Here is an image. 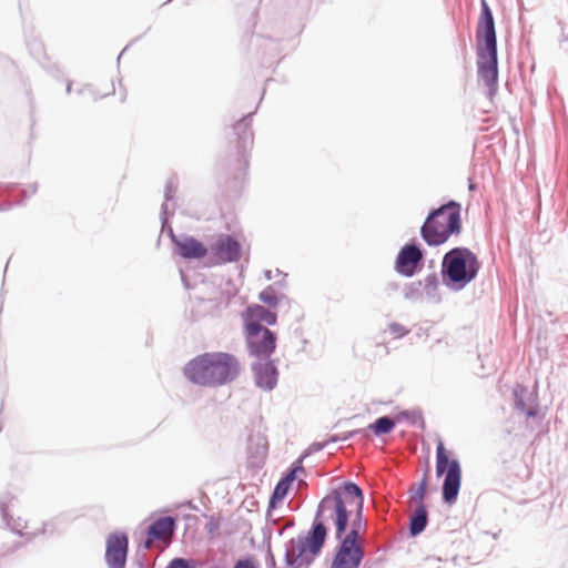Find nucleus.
Returning <instances> with one entry per match:
<instances>
[{"instance_id": "c03bdc74", "label": "nucleus", "mask_w": 568, "mask_h": 568, "mask_svg": "<svg viewBox=\"0 0 568 568\" xmlns=\"http://www.w3.org/2000/svg\"><path fill=\"white\" fill-rule=\"evenodd\" d=\"M427 560L430 562H440L442 561L440 558H428Z\"/></svg>"}, {"instance_id": "6ab92c4d", "label": "nucleus", "mask_w": 568, "mask_h": 568, "mask_svg": "<svg viewBox=\"0 0 568 568\" xmlns=\"http://www.w3.org/2000/svg\"><path fill=\"white\" fill-rule=\"evenodd\" d=\"M37 192V185H30L29 187H19L17 184H4L0 185V197L8 195L12 201H4L0 203V211L9 210L13 204H21L24 199Z\"/></svg>"}, {"instance_id": "bb28decb", "label": "nucleus", "mask_w": 568, "mask_h": 568, "mask_svg": "<svg viewBox=\"0 0 568 568\" xmlns=\"http://www.w3.org/2000/svg\"><path fill=\"white\" fill-rule=\"evenodd\" d=\"M404 298L414 303L422 302L423 291L420 281L410 282L403 290Z\"/></svg>"}, {"instance_id": "393cba45", "label": "nucleus", "mask_w": 568, "mask_h": 568, "mask_svg": "<svg viewBox=\"0 0 568 568\" xmlns=\"http://www.w3.org/2000/svg\"><path fill=\"white\" fill-rule=\"evenodd\" d=\"M396 419L389 417V416H382L378 417L374 423L368 425V428H365L367 432H373L376 436H382L389 434L396 426ZM364 438H367L369 434L367 433V436L361 435Z\"/></svg>"}, {"instance_id": "ddd939ff", "label": "nucleus", "mask_w": 568, "mask_h": 568, "mask_svg": "<svg viewBox=\"0 0 568 568\" xmlns=\"http://www.w3.org/2000/svg\"><path fill=\"white\" fill-rule=\"evenodd\" d=\"M251 371L254 384L264 392L273 390L278 381V369L275 362L271 358L252 361Z\"/></svg>"}, {"instance_id": "f257e3e1", "label": "nucleus", "mask_w": 568, "mask_h": 568, "mask_svg": "<svg viewBox=\"0 0 568 568\" xmlns=\"http://www.w3.org/2000/svg\"><path fill=\"white\" fill-rule=\"evenodd\" d=\"M241 373L235 355L206 352L190 359L183 367L184 377L201 387L216 388L234 382Z\"/></svg>"}, {"instance_id": "1a4fd4ad", "label": "nucleus", "mask_w": 568, "mask_h": 568, "mask_svg": "<svg viewBox=\"0 0 568 568\" xmlns=\"http://www.w3.org/2000/svg\"><path fill=\"white\" fill-rule=\"evenodd\" d=\"M246 353L253 361L271 358L276 349L277 336L271 329L258 331L257 326L244 328Z\"/></svg>"}, {"instance_id": "c756f323", "label": "nucleus", "mask_w": 568, "mask_h": 568, "mask_svg": "<svg viewBox=\"0 0 568 568\" xmlns=\"http://www.w3.org/2000/svg\"><path fill=\"white\" fill-rule=\"evenodd\" d=\"M402 420H406L412 426L416 425L417 423H420L422 426H424L422 413L417 409L400 412L396 417V422L399 423Z\"/></svg>"}, {"instance_id": "37998d69", "label": "nucleus", "mask_w": 568, "mask_h": 568, "mask_svg": "<svg viewBox=\"0 0 568 568\" xmlns=\"http://www.w3.org/2000/svg\"><path fill=\"white\" fill-rule=\"evenodd\" d=\"M71 90H72V83H71V82H68V84H67V89H65L67 93H68V94H69V93H71Z\"/></svg>"}, {"instance_id": "39448f33", "label": "nucleus", "mask_w": 568, "mask_h": 568, "mask_svg": "<svg viewBox=\"0 0 568 568\" xmlns=\"http://www.w3.org/2000/svg\"><path fill=\"white\" fill-rule=\"evenodd\" d=\"M462 205L450 200L440 206L433 209L420 227V235L429 246H439L448 241L452 235L462 231Z\"/></svg>"}, {"instance_id": "a211bd4d", "label": "nucleus", "mask_w": 568, "mask_h": 568, "mask_svg": "<svg viewBox=\"0 0 568 568\" xmlns=\"http://www.w3.org/2000/svg\"><path fill=\"white\" fill-rule=\"evenodd\" d=\"M268 450V443L264 435L257 433L248 436L247 458L250 466L261 467L264 464Z\"/></svg>"}, {"instance_id": "412c9836", "label": "nucleus", "mask_w": 568, "mask_h": 568, "mask_svg": "<svg viewBox=\"0 0 568 568\" xmlns=\"http://www.w3.org/2000/svg\"><path fill=\"white\" fill-rule=\"evenodd\" d=\"M26 536L28 540L36 536L34 532H22L18 528L10 529L8 527H0V556H3L18 547L17 537Z\"/></svg>"}, {"instance_id": "4be33fe9", "label": "nucleus", "mask_w": 568, "mask_h": 568, "mask_svg": "<svg viewBox=\"0 0 568 568\" xmlns=\"http://www.w3.org/2000/svg\"><path fill=\"white\" fill-rule=\"evenodd\" d=\"M428 511L424 503H418L415 510L409 517V535L416 537L420 535L427 527Z\"/></svg>"}, {"instance_id": "a19ab883", "label": "nucleus", "mask_w": 568, "mask_h": 568, "mask_svg": "<svg viewBox=\"0 0 568 568\" xmlns=\"http://www.w3.org/2000/svg\"><path fill=\"white\" fill-rule=\"evenodd\" d=\"M264 276L267 278V280H272L273 278V273L272 271L267 270L264 272Z\"/></svg>"}, {"instance_id": "a878e982", "label": "nucleus", "mask_w": 568, "mask_h": 568, "mask_svg": "<svg viewBox=\"0 0 568 568\" xmlns=\"http://www.w3.org/2000/svg\"><path fill=\"white\" fill-rule=\"evenodd\" d=\"M174 205L170 209L169 204L163 203L161 206V223H162V232H166L168 235L171 237L172 242L176 244L180 240L174 234V231L169 222V216L173 215L174 213Z\"/></svg>"}, {"instance_id": "c9c22d12", "label": "nucleus", "mask_w": 568, "mask_h": 568, "mask_svg": "<svg viewBox=\"0 0 568 568\" xmlns=\"http://www.w3.org/2000/svg\"><path fill=\"white\" fill-rule=\"evenodd\" d=\"M219 527L220 523L212 518L210 519V521L206 523L205 530L209 535H214Z\"/></svg>"}, {"instance_id": "f8f14e48", "label": "nucleus", "mask_w": 568, "mask_h": 568, "mask_svg": "<svg viewBox=\"0 0 568 568\" xmlns=\"http://www.w3.org/2000/svg\"><path fill=\"white\" fill-rule=\"evenodd\" d=\"M129 538L125 532H111L105 540V562L108 568H125Z\"/></svg>"}, {"instance_id": "2f4dec72", "label": "nucleus", "mask_w": 568, "mask_h": 568, "mask_svg": "<svg viewBox=\"0 0 568 568\" xmlns=\"http://www.w3.org/2000/svg\"><path fill=\"white\" fill-rule=\"evenodd\" d=\"M178 190V182L175 178H171L166 181L165 187H164V199L166 204H169L170 201L174 200V195Z\"/></svg>"}, {"instance_id": "4c0bfd02", "label": "nucleus", "mask_w": 568, "mask_h": 568, "mask_svg": "<svg viewBox=\"0 0 568 568\" xmlns=\"http://www.w3.org/2000/svg\"><path fill=\"white\" fill-rule=\"evenodd\" d=\"M295 470H290L284 477L281 478V480L285 481L288 486H292V483L295 480Z\"/></svg>"}, {"instance_id": "72a5a7b5", "label": "nucleus", "mask_w": 568, "mask_h": 568, "mask_svg": "<svg viewBox=\"0 0 568 568\" xmlns=\"http://www.w3.org/2000/svg\"><path fill=\"white\" fill-rule=\"evenodd\" d=\"M388 332L392 335H394V337L402 338V337L406 336L409 333V329H407L402 324L394 322V323H390L388 325Z\"/></svg>"}, {"instance_id": "5fc2aeb1", "label": "nucleus", "mask_w": 568, "mask_h": 568, "mask_svg": "<svg viewBox=\"0 0 568 568\" xmlns=\"http://www.w3.org/2000/svg\"><path fill=\"white\" fill-rule=\"evenodd\" d=\"M168 2H171V0H168Z\"/></svg>"}, {"instance_id": "a18cd8bd", "label": "nucleus", "mask_w": 568, "mask_h": 568, "mask_svg": "<svg viewBox=\"0 0 568 568\" xmlns=\"http://www.w3.org/2000/svg\"><path fill=\"white\" fill-rule=\"evenodd\" d=\"M475 187H476V185H475L474 183H471V182H470V183H469V190H470V191H473V190H475Z\"/></svg>"}, {"instance_id": "473e14b6", "label": "nucleus", "mask_w": 568, "mask_h": 568, "mask_svg": "<svg viewBox=\"0 0 568 568\" xmlns=\"http://www.w3.org/2000/svg\"><path fill=\"white\" fill-rule=\"evenodd\" d=\"M426 487H427V475L425 474L422 481L419 483L417 489L414 491V494L410 496V499L413 501L424 503L423 499L426 495Z\"/></svg>"}, {"instance_id": "864d4df0", "label": "nucleus", "mask_w": 568, "mask_h": 568, "mask_svg": "<svg viewBox=\"0 0 568 568\" xmlns=\"http://www.w3.org/2000/svg\"><path fill=\"white\" fill-rule=\"evenodd\" d=\"M168 2H171V0H168Z\"/></svg>"}, {"instance_id": "dca6fc26", "label": "nucleus", "mask_w": 568, "mask_h": 568, "mask_svg": "<svg viewBox=\"0 0 568 568\" xmlns=\"http://www.w3.org/2000/svg\"><path fill=\"white\" fill-rule=\"evenodd\" d=\"M212 250L216 257L223 263L237 262L241 258L242 246L240 242L230 234H221L214 242Z\"/></svg>"}, {"instance_id": "e433bc0d", "label": "nucleus", "mask_w": 568, "mask_h": 568, "mask_svg": "<svg viewBox=\"0 0 568 568\" xmlns=\"http://www.w3.org/2000/svg\"><path fill=\"white\" fill-rule=\"evenodd\" d=\"M233 568H255L252 559H240L235 562Z\"/></svg>"}, {"instance_id": "603ef678", "label": "nucleus", "mask_w": 568, "mask_h": 568, "mask_svg": "<svg viewBox=\"0 0 568 568\" xmlns=\"http://www.w3.org/2000/svg\"><path fill=\"white\" fill-rule=\"evenodd\" d=\"M168 2H171V0H168Z\"/></svg>"}, {"instance_id": "5701e85b", "label": "nucleus", "mask_w": 568, "mask_h": 568, "mask_svg": "<svg viewBox=\"0 0 568 568\" xmlns=\"http://www.w3.org/2000/svg\"><path fill=\"white\" fill-rule=\"evenodd\" d=\"M422 283L423 296L433 304H439L442 296L439 293V281L435 273L427 275Z\"/></svg>"}, {"instance_id": "b1692460", "label": "nucleus", "mask_w": 568, "mask_h": 568, "mask_svg": "<svg viewBox=\"0 0 568 568\" xmlns=\"http://www.w3.org/2000/svg\"><path fill=\"white\" fill-rule=\"evenodd\" d=\"M357 435H364V436H367V430L366 429H355V430H351V432H347L345 433L342 437L339 436H333L331 437L326 442H323V443H318V442H315L313 443L303 454H302V458H305L314 453H318L321 452L322 449H324L329 443H335V442H338V440H348Z\"/></svg>"}, {"instance_id": "8fccbe9b", "label": "nucleus", "mask_w": 568, "mask_h": 568, "mask_svg": "<svg viewBox=\"0 0 568 568\" xmlns=\"http://www.w3.org/2000/svg\"><path fill=\"white\" fill-rule=\"evenodd\" d=\"M168 2H171V0H168Z\"/></svg>"}, {"instance_id": "09e8293b", "label": "nucleus", "mask_w": 568, "mask_h": 568, "mask_svg": "<svg viewBox=\"0 0 568 568\" xmlns=\"http://www.w3.org/2000/svg\"><path fill=\"white\" fill-rule=\"evenodd\" d=\"M84 89H85V88L80 89L78 92H79V93H82V92L84 91Z\"/></svg>"}, {"instance_id": "7ed1b4c3", "label": "nucleus", "mask_w": 568, "mask_h": 568, "mask_svg": "<svg viewBox=\"0 0 568 568\" xmlns=\"http://www.w3.org/2000/svg\"><path fill=\"white\" fill-rule=\"evenodd\" d=\"M331 519L328 510L318 503L312 525L305 536L291 538L285 544V564L288 567L308 568L325 545Z\"/></svg>"}, {"instance_id": "f704fd0d", "label": "nucleus", "mask_w": 568, "mask_h": 568, "mask_svg": "<svg viewBox=\"0 0 568 568\" xmlns=\"http://www.w3.org/2000/svg\"><path fill=\"white\" fill-rule=\"evenodd\" d=\"M353 513H355V517L351 523V529H358L361 531L362 527L366 526V520L363 518V509L353 510Z\"/></svg>"}, {"instance_id": "20e7f679", "label": "nucleus", "mask_w": 568, "mask_h": 568, "mask_svg": "<svg viewBox=\"0 0 568 568\" xmlns=\"http://www.w3.org/2000/svg\"><path fill=\"white\" fill-rule=\"evenodd\" d=\"M480 263L467 247L456 246L445 253L440 265L443 284L452 292L463 291L477 276Z\"/></svg>"}, {"instance_id": "de8ad7c7", "label": "nucleus", "mask_w": 568, "mask_h": 568, "mask_svg": "<svg viewBox=\"0 0 568 568\" xmlns=\"http://www.w3.org/2000/svg\"><path fill=\"white\" fill-rule=\"evenodd\" d=\"M124 51H125V49L118 55V61L121 59Z\"/></svg>"}, {"instance_id": "423d86ee", "label": "nucleus", "mask_w": 568, "mask_h": 568, "mask_svg": "<svg viewBox=\"0 0 568 568\" xmlns=\"http://www.w3.org/2000/svg\"><path fill=\"white\" fill-rule=\"evenodd\" d=\"M335 528V539L338 541L329 568H359L365 550L363 548L362 531L349 529L351 516L346 520L338 521V516L329 517Z\"/></svg>"}, {"instance_id": "79ce46f5", "label": "nucleus", "mask_w": 568, "mask_h": 568, "mask_svg": "<svg viewBox=\"0 0 568 568\" xmlns=\"http://www.w3.org/2000/svg\"><path fill=\"white\" fill-rule=\"evenodd\" d=\"M0 509H1L3 517L7 519L8 514H7V509L3 504H0Z\"/></svg>"}, {"instance_id": "f3484780", "label": "nucleus", "mask_w": 568, "mask_h": 568, "mask_svg": "<svg viewBox=\"0 0 568 568\" xmlns=\"http://www.w3.org/2000/svg\"><path fill=\"white\" fill-rule=\"evenodd\" d=\"M176 530V519L172 516H162L153 520L146 532L145 547L156 540L171 538Z\"/></svg>"}, {"instance_id": "9b49d317", "label": "nucleus", "mask_w": 568, "mask_h": 568, "mask_svg": "<svg viewBox=\"0 0 568 568\" xmlns=\"http://www.w3.org/2000/svg\"><path fill=\"white\" fill-rule=\"evenodd\" d=\"M253 114L254 112L243 115L232 126L233 139L230 142H235L237 154L242 158L244 168L248 165L247 151L251 150L254 142V133L251 128Z\"/></svg>"}, {"instance_id": "0eeeda50", "label": "nucleus", "mask_w": 568, "mask_h": 568, "mask_svg": "<svg viewBox=\"0 0 568 568\" xmlns=\"http://www.w3.org/2000/svg\"><path fill=\"white\" fill-rule=\"evenodd\" d=\"M320 503L328 510L329 517L338 516V521L344 524L353 510L364 508V493L356 483L347 480L341 489H332Z\"/></svg>"}, {"instance_id": "3c124183", "label": "nucleus", "mask_w": 568, "mask_h": 568, "mask_svg": "<svg viewBox=\"0 0 568 568\" xmlns=\"http://www.w3.org/2000/svg\"><path fill=\"white\" fill-rule=\"evenodd\" d=\"M168 2H171V0H168Z\"/></svg>"}, {"instance_id": "f03ea898", "label": "nucleus", "mask_w": 568, "mask_h": 568, "mask_svg": "<svg viewBox=\"0 0 568 568\" xmlns=\"http://www.w3.org/2000/svg\"><path fill=\"white\" fill-rule=\"evenodd\" d=\"M477 73L489 93L497 91L498 55L497 37L493 11L486 0H481L480 14L476 29Z\"/></svg>"}, {"instance_id": "cd10ccee", "label": "nucleus", "mask_w": 568, "mask_h": 568, "mask_svg": "<svg viewBox=\"0 0 568 568\" xmlns=\"http://www.w3.org/2000/svg\"><path fill=\"white\" fill-rule=\"evenodd\" d=\"M291 486H288L285 481L281 479L274 487V490L268 500V508H275L278 503H281L288 494Z\"/></svg>"}, {"instance_id": "c85d7f7f", "label": "nucleus", "mask_w": 568, "mask_h": 568, "mask_svg": "<svg viewBox=\"0 0 568 568\" xmlns=\"http://www.w3.org/2000/svg\"><path fill=\"white\" fill-rule=\"evenodd\" d=\"M283 296V294L277 293L273 285H268L258 294V300L270 307H275Z\"/></svg>"}, {"instance_id": "7c9ffc66", "label": "nucleus", "mask_w": 568, "mask_h": 568, "mask_svg": "<svg viewBox=\"0 0 568 568\" xmlns=\"http://www.w3.org/2000/svg\"><path fill=\"white\" fill-rule=\"evenodd\" d=\"M165 568H197V565L193 559L176 557Z\"/></svg>"}, {"instance_id": "2eb2a0df", "label": "nucleus", "mask_w": 568, "mask_h": 568, "mask_svg": "<svg viewBox=\"0 0 568 568\" xmlns=\"http://www.w3.org/2000/svg\"><path fill=\"white\" fill-rule=\"evenodd\" d=\"M515 409L528 418H535L539 413L538 396L525 385H516L513 389Z\"/></svg>"}, {"instance_id": "ea45409f", "label": "nucleus", "mask_w": 568, "mask_h": 568, "mask_svg": "<svg viewBox=\"0 0 568 568\" xmlns=\"http://www.w3.org/2000/svg\"><path fill=\"white\" fill-rule=\"evenodd\" d=\"M304 458H302V456L297 459V462L295 463V465L291 468V470H295V474L297 475L298 473H304L305 469L302 465V460Z\"/></svg>"}, {"instance_id": "6e6552de", "label": "nucleus", "mask_w": 568, "mask_h": 568, "mask_svg": "<svg viewBox=\"0 0 568 568\" xmlns=\"http://www.w3.org/2000/svg\"><path fill=\"white\" fill-rule=\"evenodd\" d=\"M436 474L444 477L443 500L453 505L458 498L462 485V467L457 458H449L444 443L439 442L436 449Z\"/></svg>"}, {"instance_id": "4468645a", "label": "nucleus", "mask_w": 568, "mask_h": 568, "mask_svg": "<svg viewBox=\"0 0 568 568\" xmlns=\"http://www.w3.org/2000/svg\"><path fill=\"white\" fill-rule=\"evenodd\" d=\"M242 320L244 328L257 326L258 331H265L268 328L263 326V323L271 326L275 325L277 315L260 304H252L242 312Z\"/></svg>"}, {"instance_id": "49530a36", "label": "nucleus", "mask_w": 568, "mask_h": 568, "mask_svg": "<svg viewBox=\"0 0 568 568\" xmlns=\"http://www.w3.org/2000/svg\"><path fill=\"white\" fill-rule=\"evenodd\" d=\"M440 222H444V223L446 222V215L440 217Z\"/></svg>"}, {"instance_id": "aec40b11", "label": "nucleus", "mask_w": 568, "mask_h": 568, "mask_svg": "<svg viewBox=\"0 0 568 568\" xmlns=\"http://www.w3.org/2000/svg\"><path fill=\"white\" fill-rule=\"evenodd\" d=\"M175 245L179 254L186 260L203 258L207 254L206 246L193 236H186Z\"/></svg>"}, {"instance_id": "9d476101", "label": "nucleus", "mask_w": 568, "mask_h": 568, "mask_svg": "<svg viewBox=\"0 0 568 568\" xmlns=\"http://www.w3.org/2000/svg\"><path fill=\"white\" fill-rule=\"evenodd\" d=\"M423 250L417 243L409 242L399 250L395 260V271L405 277H412L423 267Z\"/></svg>"}, {"instance_id": "58836bf2", "label": "nucleus", "mask_w": 568, "mask_h": 568, "mask_svg": "<svg viewBox=\"0 0 568 568\" xmlns=\"http://www.w3.org/2000/svg\"><path fill=\"white\" fill-rule=\"evenodd\" d=\"M266 566L268 568H276V561H275L274 555L272 554L271 549H268L267 555H266Z\"/></svg>"}]
</instances>
